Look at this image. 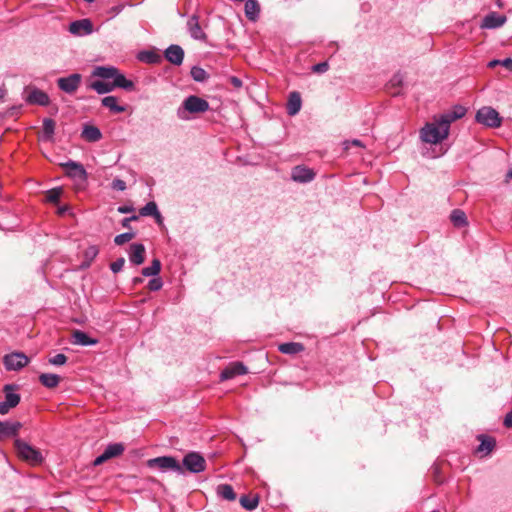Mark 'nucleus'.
Listing matches in <instances>:
<instances>
[{
	"label": "nucleus",
	"instance_id": "45",
	"mask_svg": "<svg viewBox=\"0 0 512 512\" xmlns=\"http://www.w3.org/2000/svg\"><path fill=\"white\" fill-rule=\"evenodd\" d=\"M124 264H125V259L121 257V258H118L117 260H115L114 262H112L110 265V268H111L112 272L117 273L122 270Z\"/></svg>",
	"mask_w": 512,
	"mask_h": 512
},
{
	"label": "nucleus",
	"instance_id": "10",
	"mask_svg": "<svg viewBox=\"0 0 512 512\" xmlns=\"http://www.w3.org/2000/svg\"><path fill=\"white\" fill-rule=\"evenodd\" d=\"M82 76L79 73L70 74L67 77H60L57 79L58 88L67 93L73 94L80 86Z\"/></svg>",
	"mask_w": 512,
	"mask_h": 512
},
{
	"label": "nucleus",
	"instance_id": "22",
	"mask_svg": "<svg viewBox=\"0 0 512 512\" xmlns=\"http://www.w3.org/2000/svg\"><path fill=\"white\" fill-rule=\"evenodd\" d=\"M139 215L143 216V217H146V216L154 217L155 221L159 225H161L163 222V217L158 210L157 204L154 201H150L145 206H143L139 210Z\"/></svg>",
	"mask_w": 512,
	"mask_h": 512
},
{
	"label": "nucleus",
	"instance_id": "21",
	"mask_svg": "<svg viewBox=\"0 0 512 512\" xmlns=\"http://www.w3.org/2000/svg\"><path fill=\"white\" fill-rule=\"evenodd\" d=\"M20 428L19 422L0 421V440L16 436Z\"/></svg>",
	"mask_w": 512,
	"mask_h": 512
},
{
	"label": "nucleus",
	"instance_id": "18",
	"mask_svg": "<svg viewBox=\"0 0 512 512\" xmlns=\"http://www.w3.org/2000/svg\"><path fill=\"white\" fill-rule=\"evenodd\" d=\"M506 20V16L500 15L496 12H491L484 17L481 27L486 29L499 28L506 22Z\"/></svg>",
	"mask_w": 512,
	"mask_h": 512
},
{
	"label": "nucleus",
	"instance_id": "60",
	"mask_svg": "<svg viewBox=\"0 0 512 512\" xmlns=\"http://www.w3.org/2000/svg\"><path fill=\"white\" fill-rule=\"evenodd\" d=\"M127 219H130V222L131 221H136L138 219V216L137 215H133L131 217H126Z\"/></svg>",
	"mask_w": 512,
	"mask_h": 512
},
{
	"label": "nucleus",
	"instance_id": "58",
	"mask_svg": "<svg viewBox=\"0 0 512 512\" xmlns=\"http://www.w3.org/2000/svg\"><path fill=\"white\" fill-rule=\"evenodd\" d=\"M506 180H512V168L506 174Z\"/></svg>",
	"mask_w": 512,
	"mask_h": 512
},
{
	"label": "nucleus",
	"instance_id": "28",
	"mask_svg": "<svg viewBox=\"0 0 512 512\" xmlns=\"http://www.w3.org/2000/svg\"><path fill=\"white\" fill-rule=\"evenodd\" d=\"M102 105L108 108L112 113H122L125 107L118 104V99L115 96H106L102 100Z\"/></svg>",
	"mask_w": 512,
	"mask_h": 512
},
{
	"label": "nucleus",
	"instance_id": "5",
	"mask_svg": "<svg viewBox=\"0 0 512 512\" xmlns=\"http://www.w3.org/2000/svg\"><path fill=\"white\" fill-rule=\"evenodd\" d=\"M475 119L478 123L490 128H497L502 124V118L499 113L494 108L488 106L480 108L476 113Z\"/></svg>",
	"mask_w": 512,
	"mask_h": 512
},
{
	"label": "nucleus",
	"instance_id": "4",
	"mask_svg": "<svg viewBox=\"0 0 512 512\" xmlns=\"http://www.w3.org/2000/svg\"><path fill=\"white\" fill-rule=\"evenodd\" d=\"M14 445L18 457L26 461L30 465L36 466L40 465L43 462L44 458L40 450L29 445L27 442L21 439H16Z\"/></svg>",
	"mask_w": 512,
	"mask_h": 512
},
{
	"label": "nucleus",
	"instance_id": "43",
	"mask_svg": "<svg viewBox=\"0 0 512 512\" xmlns=\"http://www.w3.org/2000/svg\"><path fill=\"white\" fill-rule=\"evenodd\" d=\"M124 7H125L124 4H118V5H115V6L111 7L107 11V18H106V20H110V19L114 18L115 16H117L120 12H122Z\"/></svg>",
	"mask_w": 512,
	"mask_h": 512
},
{
	"label": "nucleus",
	"instance_id": "49",
	"mask_svg": "<svg viewBox=\"0 0 512 512\" xmlns=\"http://www.w3.org/2000/svg\"><path fill=\"white\" fill-rule=\"evenodd\" d=\"M229 82L231 83V85L236 88V89H239L242 87L243 85V82L240 78L236 77V76H231L229 78Z\"/></svg>",
	"mask_w": 512,
	"mask_h": 512
},
{
	"label": "nucleus",
	"instance_id": "59",
	"mask_svg": "<svg viewBox=\"0 0 512 512\" xmlns=\"http://www.w3.org/2000/svg\"><path fill=\"white\" fill-rule=\"evenodd\" d=\"M352 144H353V145H355V146H362L361 141H360V140H357V139H354V140L352 141Z\"/></svg>",
	"mask_w": 512,
	"mask_h": 512
},
{
	"label": "nucleus",
	"instance_id": "50",
	"mask_svg": "<svg viewBox=\"0 0 512 512\" xmlns=\"http://www.w3.org/2000/svg\"><path fill=\"white\" fill-rule=\"evenodd\" d=\"M117 211L122 214L131 213L134 211L133 206L131 205H122L117 208Z\"/></svg>",
	"mask_w": 512,
	"mask_h": 512
},
{
	"label": "nucleus",
	"instance_id": "30",
	"mask_svg": "<svg viewBox=\"0 0 512 512\" xmlns=\"http://www.w3.org/2000/svg\"><path fill=\"white\" fill-rule=\"evenodd\" d=\"M41 384L47 388H55L60 382V376L53 373H43L39 376Z\"/></svg>",
	"mask_w": 512,
	"mask_h": 512
},
{
	"label": "nucleus",
	"instance_id": "51",
	"mask_svg": "<svg viewBox=\"0 0 512 512\" xmlns=\"http://www.w3.org/2000/svg\"><path fill=\"white\" fill-rule=\"evenodd\" d=\"M10 409H11V407L8 406V404L5 401L0 402V414L1 415L7 414Z\"/></svg>",
	"mask_w": 512,
	"mask_h": 512
},
{
	"label": "nucleus",
	"instance_id": "29",
	"mask_svg": "<svg viewBox=\"0 0 512 512\" xmlns=\"http://www.w3.org/2000/svg\"><path fill=\"white\" fill-rule=\"evenodd\" d=\"M55 132V121L51 118H45L42 124V139L50 141Z\"/></svg>",
	"mask_w": 512,
	"mask_h": 512
},
{
	"label": "nucleus",
	"instance_id": "52",
	"mask_svg": "<svg viewBox=\"0 0 512 512\" xmlns=\"http://www.w3.org/2000/svg\"><path fill=\"white\" fill-rule=\"evenodd\" d=\"M504 425L512 428V411L505 416Z\"/></svg>",
	"mask_w": 512,
	"mask_h": 512
},
{
	"label": "nucleus",
	"instance_id": "55",
	"mask_svg": "<svg viewBox=\"0 0 512 512\" xmlns=\"http://www.w3.org/2000/svg\"><path fill=\"white\" fill-rule=\"evenodd\" d=\"M134 285L141 284L143 282V279L141 277H134L132 280Z\"/></svg>",
	"mask_w": 512,
	"mask_h": 512
},
{
	"label": "nucleus",
	"instance_id": "34",
	"mask_svg": "<svg viewBox=\"0 0 512 512\" xmlns=\"http://www.w3.org/2000/svg\"><path fill=\"white\" fill-rule=\"evenodd\" d=\"M217 493L223 499L233 501L236 499V493L233 490V487L229 484H221L217 487Z\"/></svg>",
	"mask_w": 512,
	"mask_h": 512
},
{
	"label": "nucleus",
	"instance_id": "41",
	"mask_svg": "<svg viewBox=\"0 0 512 512\" xmlns=\"http://www.w3.org/2000/svg\"><path fill=\"white\" fill-rule=\"evenodd\" d=\"M133 238H134V233H132V232H125V233L117 235L114 238V242L117 245H123V244L129 242L130 240H132Z\"/></svg>",
	"mask_w": 512,
	"mask_h": 512
},
{
	"label": "nucleus",
	"instance_id": "7",
	"mask_svg": "<svg viewBox=\"0 0 512 512\" xmlns=\"http://www.w3.org/2000/svg\"><path fill=\"white\" fill-rule=\"evenodd\" d=\"M62 165L65 168L66 174L75 181L78 188H83L87 181V173L84 166L72 160Z\"/></svg>",
	"mask_w": 512,
	"mask_h": 512
},
{
	"label": "nucleus",
	"instance_id": "16",
	"mask_svg": "<svg viewBox=\"0 0 512 512\" xmlns=\"http://www.w3.org/2000/svg\"><path fill=\"white\" fill-rule=\"evenodd\" d=\"M26 102L29 104H37L40 106H48L50 98L48 94L38 88H34L30 91L26 97Z\"/></svg>",
	"mask_w": 512,
	"mask_h": 512
},
{
	"label": "nucleus",
	"instance_id": "17",
	"mask_svg": "<svg viewBox=\"0 0 512 512\" xmlns=\"http://www.w3.org/2000/svg\"><path fill=\"white\" fill-rule=\"evenodd\" d=\"M124 451V446L121 443H113L108 445L104 452L98 456V465L105 461L121 455Z\"/></svg>",
	"mask_w": 512,
	"mask_h": 512
},
{
	"label": "nucleus",
	"instance_id": "12",
	"mask_svg": "<svg viewBox=\"0 0 512 512\" xmlns=\"http://www.w3.org/2000/svg\"><path fill=\"white\" fill-rule=\"evenodd\" d=\"M71 34L76 36H85L93 32V24L89 19L74 21L69 26Z\"/></svg>",
	"mask_w": 512,
	"mask_h": 512
},
{
	"label": "nucleus",
	"instance_id": "56",
	"mask_svg": "<svg viewBox=\"0 0 512 512\" xmlns=\"http://www.w3.org/2000/svg\"><path fill=\"white\" fill-rule=\"evenodd\" d=\"M68 210L67 206L59 207L58 214L63 215Z\"/></svg>",
	"mask_w": 512,
	"mask_h": 512
},
{
	"label": "nucleus",
	"instance_id": "25",
	"mask_svg": "<svg viewBox=\"0 0 512 512\" xmlns=\"http://www.w3.org/2000/svg\"><path fill=\"white\" fill-rule=\"evenodd\" d=\"M71 343L74 345L88 346L96 344V339L89 337L81 330H75L72 332Z\"/></svg>",
	"mask_w": 512,
	"mask_h": 512
},
{
	"label": "nucleus",
	"instance_id": "38",
	"mask_svg": "<svg viewBox=\"0 0 512 512\" xmlns=\"http://www.w3.org/2000/svg\"><path fill=\"white\" fill-rule=\"evenodd\" d=\"M191 76L197 82H203L208 78L206 71L198 66L192 67Z\"/></svg>",
	"mask_w": 512,
	"mask_h": 512
},
{
	"label": "nucleus",
	"instance_id": "14",
	"mask_svg": "<svg viewBox=\"0 0 512 512\" xmlns=\"http://www.w3.org/2000/svg\"><path fill=\"white\" fill-rule=\"evenodd\" d=\"M187 29L190 36L195 40H205L206 34L202 30L199 24V18L197 15H192L187 21Z\"/></svg>",
	"mask_w": 512,
	"mask_h": 512
},
{
	"label": "nucleus",
	"instance_id": "44",
	"mask_svg": "<svg viewBox=\"0 0 512 512\" xmlns=\"http://www.w3.org/2000/svg\"><path fill=\"white\" fill-rule=\"evenodd\" d=\"M162 286H163V281L159 277L152 278L148 282V288L150 291H158L162 288Z\"/></svg>",
	"mask_w": 512,
	"mask_h": 512
},
{
	"label": "nucleus",
	"instance_id": "15",
	"mask_svg": "<svg viewBox=\"0 0 512 512\" xmlns=\"http://www.w3.org/2000/svg\"><path fill=\"white\" fill-rule=\"evenodd\" d=\"M165 58L174 65H181L184 59V50L181 46L173 44L165 50Z\"/></svg>",
	"mask_w": 512,
	"mask_h": 512
},
{
	"label": "nucleus",
	"instance_id": "37",
	"mask_svg": "<svg viewBox=\"0 0 512 512\" xmlns=\"http://www.w3.org/2000/svg\"><path fill=\"white\" fill-rule=\"evenodd\" d=\"M138 58L141 61L147 62V63H157L160 59L159 55L152 51H142L139 53Z\"/></svg>",
	"mask_w": 512,
	"mask_h": 512
},
{
	"label": "nucleus",
	"instance_id": "3",
	"mask_svg": "<svg viewBox=\"0 0 512 512\" xmlns=\"http://www.w3.org/2000/svg\"><path fill=\"white\" fill-rule=\"evenodd\" d=\"M209 108L208 101L199 96L190 95L184 99L177 109V116L182 120H188L190 118L189 114L205 113Z\"/></svg>",
	"mask_w": 512,
	"mask_h": 512
},
{
	"label": "nucleus",
	"instance_id": "47",
	"mask_svg": "<svg viewBox=\"0 0 512 512\" xmlns=\"http://www.w3.org/2000/svg\"><path fill=\"white\" fill-rule=\"evenodd\" d=\"M329 65L327 62H320L313 66L312 70L316 73H324L328 70Z\"/></svg>",
	"mask_w": 512,
	"mask_h": 512
},
{
	"label": "nucleus",
	"instance_id": "23",
	"mask_svg": "<svg viewBox=\"0 0 512 512\" xmlns=\"http://www.w3.org/2000/svg\"><path fill=\"white\" fill-rule=\"evenodd\" d=\"M144 254V245L141 243H133L130 246L129 260L135 265H140L144 262Z\"/></svg>",
	"mask_w": 512,
	"mask_h": 512
},
{
	"label": "nucleus",
	"instance_id": "54",
	"mask_svg": "<svg viewBox=\"0 0 512 512\" xmlns=\"http://www.w3.org/2000/svg\"><path fill=\"white\" fill-rule=\"evenodd\" d=\"M121 224L124 228H130V219L124 218Z\"/></svg>",
	"mask_w": 512,
	"mask_h": 512
},
{
	"label": "nucleus",
	"instance_id": "32",
	"mask_svg": "<svg viewBox=\"0 0 512 512\" xmlns=\"http://www.w3.org/2000/svg\"><path fill=\"white\" fill-rule=\"evenodd\" d=\"M239 501H240L241 506L244 509H246L248 511H252L257 508V506L259 504V497L257 495H254V496L242 495L240 497Z\"/></svg>",
	"mask_w": 512,
	"mask_h": 512
},
{
	"label": "nucleus",
	"instance_id": "2",
	"mask_svg": "<svg viewBox=\"0 0 512 512\" xmlns=\"http://www.w3.org/2000/svg\"><path fill=\"white\" fill-rule=\"evenodd\" d=\"M460 115L443 114L439 119L426 123L420 130V138L429 144H438L449 135L450 124L459 119Z\"/></svg>",
	"mask_w": 512,
	"mask_h": 512
},
{
	"label": "nucleus",
	"instance_id": "62",
	"mask_svg": "<svg viewBox=\"0 0 512 512\" xmlns=\"http://www.w3.org/2000/svg\"><path fill=\"white\" fill-rule=\"evenodd\" d=\"M97 135H98V140H99L101 138V136H102L99 129H98Z\"/></svg>",
	"mask_w": 512,
	"mask_h": 512
},
{
	"label": "nucleus",
	"instance_id": "24",
	"mask_svg": "<svg viewBox=\"0 0 512 512\" xmlns=\"http://www.w3.org/2000/svg\"><path fill=\"white\" fill-rule=\"evenodd\" d=\"M403 83H404V76L403 74L401 73H396L394 74L391 79L389 80L388 84H387V90L388 92L393 95V96H397L400 94L401 92V88L403 86Z\"/></svg>",
	"mask_w": 512,
	"mask_h": 512
},
{
	"label": "nucleus",
	"instance_id": "36",
	"mask_svg": "<svg viewBox=\"0 0 512 512\" xmlns=\"http://www.w3.org/2000/svg\"><path fill=\"white\" fill-rule=\"evenodd\" d=\"M82 138L89 141H96V126L94 125H86L81 134Z\"/></svg>",
	"mask_w": 512,
	"mask_h": 512
},
{
	"label": "nucleus",
	"instance_id": "48",
	"mask_svg": "<svg viewBox=\"0 0 512 512\" xmlns=\"http://www.w3.org/2000/svg\"><path fill=\"white\" fill-rule=\"evenodd\" d=\"M112 187L115 190L123 191L126 189V183L121 179H115L112 182Z\"/></svg>",
	"mask_w": 512,
	"mask_h": 512
},
{
	"label": "nucleus",
	"instance_id": "8",
	"mask_svg": "<svg viewBox=\"0 0 512 512\" xmlns=\"http://www.w3.org/2000/svg\"><path fill=\"white\" fill-rule=\"evenodd\" d=\"M149 467H157L161 470H172L180 475L184 474V469L181 464L172 456H161L150 459L148 461Z\"/></svg>",
	"mask_w": 512,
	"mask_h": 512
},
{
	"label": "nucleus",
	"instance_id": "61",
	"mask_svg": "<svg viewBox=\"0 0 512 512\" xmlns=\"http://www.w3.org/2000/svg\"><path fill=\"white\" fill-rule=\"evenodd\" d=\"M89 254L92 255V257H95L96 256V250L91 249Z\"/></svg>",
	"mask_w": 512,
	"mask_h": 512
},
{
	"label": "nucleus",
	"instance_id": "1",
	"mask_svg": "<svg viewBox=\"0 0 512 512\" xmlns=\"http://www.w3.org/2000/svg\"><path fill=\"white\" fill-rule=\"evenodd\" d=\"M115 88L133 91L135 85L133 81L126 79L115 67L98 66V94L111 92Z\"/></svg>",
	"mask_w": 512,
	"mask_h": 512
},
{
	"label": "nucleus",
	"instance_id": "53",
	"mask_svg": "<svg viewBox=\"0 0 512 512\" xmlns=\"http://www.w3.org/2000/svg\"><path fill=\"white\" fill-rule=\"evenodd\" d=\"M447 114L460 115L459 118H461L462 116H464L465 110L462 107H459L457 110L453 112H448Z\"/></svg>",
	"mask_w": 512,
	"mask_h": 512
},
{
	"label": "nucleus",
	"instance_id": "39",
	"mask_svg": "<svg viewBox=\"0 0 512 512\" xmlns=\"http://www.w3.org/2000/svg\"><path fill=\"white\" fill-rule=\"evenodd\" d=\"M62 193L63 190L60 187L50 189L46 193V200L51 203H58Z\"/></svg>",
	"mask_w": 512,
	"mask_h": 512
},
{
	"label": "nucleus",
	"instance_id": "33",
	"mask_svg": "<svg viewBox=\"0 0 512 512\" xmlns=\"http://www.w3.org/2000/svg\"><path fill=\"white\" fill-rule=\"evenodd\" d=\"M450 220L456 227H463L467 224L466 214L460 209H454L451 212Z\"/></svg>",
	"mask_w": 512,
	"mask_h": 512
},
{
	"label": "nucleus",
	"instance_id": "46",
	"mask_svg": "<svg viewBox=\"0 0 512 512\" xmlns=\"http://www.w3.org/2000/svg\"><path fill=\"white\" fill-rule=\"evenodd\" d=\"M87 88L91 90H96V67L91 71L90 77L86 82Z\"/></svg>",
	"mask_w": 512,
	"mask_h": 512
},
{
	"label": "nucleus",
	"instance_id": "57",
	"mask_svg": "<svg viewBox=\"0 0 512 512\" xmlns=\"http://www.w3.org/2000/svg\"><path fill=\"white\" fill-rule=\"evenodd\" d=\"M6 95V89L3 87H0V99H3Z\"/></svg>",
	"mask_w": 512,
	"mask_h": 512
},
{
	"label": "nucleus",
	"instance_id": "19",
	"mask_svg": "<svg viewBox=\"0 0 512 512\" xmlns=\"http://www.w3.org/2000/svg\"><path fill=\"white\" fill-rule=\"evenodd\" d=\"M477 439L480 441V444L475 451L481 454L482 457L489 455L495 448L496 441L492 437L480 434L477 436Z\"/></svg>",
	"mask_w": 512,
	"mask_h": 512
},
{
	"label": "nucleus",
	"instance_id": "31",
	"mask_svg": "<svg viewBox=\"0 0 512 512\" xmlns=\"http://www.w3.org/2000/svg\"><path fill=\"white\" fill-rule=\"evenodd\" d=\"M12 389H13V386L9 385V384L5 385V387H4L5 402L11 408L16 407L20 402V395L12 392Z\"/></svg>",
	"mask_w": 512,
	"mask_h": 512
},
{
	"label": "nucleus",
	"instance_id": "13",
	"mask_svg": "<svg viewBox=\"0 0 512 512\" xmlns=\"http://www.w3.org/2000/svg\"><path fill=\"white\" fill-rule=\"evenodd\" d=\"M247 373L246 366L241 362H235L222 370L220 374V379L222 381L232 379L239 375H244Z\"/></svg>",
	"mask_w": 512,
	"mask_h": 512
},
{
	"label": "nucleus",
	"instance_id": "11",
	"mask_svg": "<svg viewBox=\"0 0 512 512\" xmlns=\"http://www.w3.org/2000/svg\"><path fill=\"white\" fill-rule=\"evenodd\" d=\"M315 176V172L304 165L294 167L291 173V179L298 183H309Z\"/></svg>",
	"mask_w": 512,
	"mask_h": 512
},
{
	"label": "nucleus",
	"instance_id": "20",
	"mask_svg": "<svg viewBox=\"0 0 512 512\" xmlns=\"http://www.w3.org/2000/svg\"><path fill=\"white\" fill-rule=\"evenodd\" d=\"M302 107V99L301 95L297 91H293L288 96V101L286 105L287 114L289 116H295L298 114Z\"/></svg>",
	"mask_w": 512,
	"mask_h": 512
},
{
	"label": "nucleus",
	"instance_id": "40",
	"mask_svg": "<svg viewBox=\"0 0 512 512\" xmlns=\"http://www.w3.org/2000/svg\"><path fill=\"white\" fill-rule=\"evenodd\" d=\"M497 65L503 66L508 70L512 71V58H505L503 60L494 59L488 63L489 68H494Z\"/></svg>",
	"mask_w": 512,
	"mask_h": 512
},
{
	"label": "nucleus",
	"instance_id": "6",
	"mask_svg": "<svg viewBox=\"0 0 512 512\" xmlns=\"http://www.w3.org/2000/svg\"><path fill=\"white\" fill-rule=\"evenodd\" d=\"M181 466L183 467L184 472L187 470L190 473L197 474L205 471L206 460L198 452H189L184 456Z\"/></svg>",
	"mask_w": 512,
	"mask_h": 512
},
{
	"label": "nucleus",
	"instance_id": "26",
	"mask_svg": "<svg viewBox=\"0 0 512 512\" xmlns=\"http://www.w3.org/2000/svg\"><path fill=\"white\" fill-rule=\"evenodd\" d=\"M260 15V5L257 0H246L245 2V16L248 20L255 22Z\"/></svg>",
	"mask_w": 512,
	"mask_h": 512
},
{
	"label": "nucleus",
	"instance_id": "27",
	"mask_svg": "<svg viewBox=\"0 0 512 512\" xmlns=\"http://www.w3.org/2000/svg\"><path fill=\"white\" fill-rule=\"evenodd\" d=\"M278 349L283 354L295 355L302 352L304 350V346L297 342H286L280 344Z\"/></svg>",
	"mask_w": 512,
	"mask_h": 512
},
{
	"label": "nucleus",
	"instance_id": "35",
	"mask_svg": "<svg viewBox=\"0 0 512 512\" xmlns=\"http://www.w3.org/2000/svg\"><path fill=\"white\" fill-rule=\"evenodd\" d=\"M161 270V262L158 259H153L150 266L145 267L142 269V275L149 277V276H156L159 274Z\"/></svg>",
	"mask_w": 512,
	"mask_h": 512
},
{
	"label": "nucleus",
	"instance_id": "9",
	"mask_svg": "<svg viewBox=\"0 0 512 512\" xmlns=\"http://www.w3.org/2000/svg\"><path fill=\"white\" fill-rule=\"evenodd\" d=\"M29 363V358L22 352H13L3 358V364L8 371H18Z\"/></svg>",
	"mask_w": 512,
	"mask_h": 512
},
{
	"label": "nucleus",
	"instance_id": "42",
	"mask_svg": "<svg viewBox=\"0 0 512 512\" xmlns=\"http://www.w3.org/2000/svg\"><path fill=\"white\" fill-rule=\"evenodd\" d=\"M66 362H67V357L62 353H59L49 359V363L52 365H55V366L64 365Z\"/></svg>",
	"mask_w": 512,
	"mask_h": 512
}]
</instances>
